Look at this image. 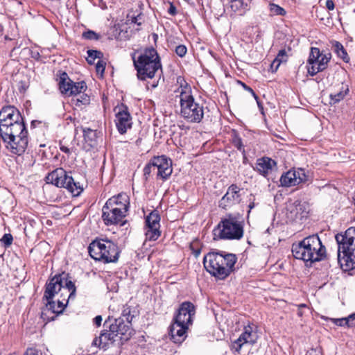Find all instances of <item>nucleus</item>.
Instances as JSON below:
<instances>
[{
	"mask_svg": "<svg viewBox=\"0 0 355 355\" xmlns=\"http://www.w3.org/2000/svg\"><path fill=\"white\" fill-rule=\"evenodd\" d=\"M87 89L86 83L84 81L74 83L72 85V89L69 92L68 96H77L85 92Z\"/></svg>",
	"mask_w": 355,
	"mask_h": 355,
	"instance_id": "34",
	"label": "nucleus"
},
{
	"mask_svg": "<svg viewBox=\"0 0 355 355\" xmlns=\"http://www.w3.org/2000/svg\"><path fill=\"white\" fill-rule=\"evenodd\" d=\"M0 138L6 148L15 155H22L28 146L27 135H0Z\"/></svg>",
	"mask_w": 355,
	"mask_h": 355,
	"instance_id": "9",
	"label": "nucleus"
},
{
	"mask_svg": "<svg viewBox=\"0 0 355 355\" xmlns=\"http://www.w3.org/2000/svg\"><path fill=\"white\" fill-rule=\"evenodd\" d=\"M258 335L256 331L250 326L245 327L243 331L239 337L232 342L231 349L239 353L245 344L254 345L257 343Z\"/></svg>",
	"mask_w": 355,
	"mask_h": 355,
	"instance_id": "15",
	"label": "nucleus"
},
{
	"mask_svg": "<svg viewBox=\"0 0 355 355\" xmlns=\"http://www.w3.org/2000/svg\"><path fill=\"white\" fill-rule=\"evenodd\" d=\"M24 355H47L46 352H42L37 347H29L26 349Z\"/></svg>",
	"mask_w": 355,
	"mask_h": 355,
	"instance_id": "48",
	"label": "nucleus"
},
{
	"mask_svg": "<svg viewBox=\"0 0 355 355\" xmlns=\"http://www.w3.org/2000/svg\"><path fill=\"white\" fill-rule=\"evenodd\" d=\"M232 144L239 150L242 152L243 155L245 154L244 146L243 144L241 139L239 137V135H234V137L232 139Z\"/></svg>",
	"mask_w": 355,
	"mask_h": 355,
	"instance_id": "43",
	"label": "nucleus"
},
{
	"mask_svg": "<svg viewBox=\"0 0 355 355\" xmlns=\"http://www.w3.org/2000/svg\"><path fill=\"white\" fill-rule=\"evenodd\" d=\"M88 252L94 260L107 263L118 261L120 250L118 245L112 241L96 239L89 243Z\"/></svg>",
	"mask_w": 355,
	"mask_h": 355,
	"instance_id": "5",
	"label": "nucleus"
},
{
	"mask_svg": "<svg viewBox=\"0 0 355 355\" xmlns=\"http://www.w3.org/2000/svg\"><path fill=\"white\" fill-rule=\"evenodd\" d=\"M73 83L74 82L69 78L66 72H63L60 74L59 88L62 94L68 96L69 92L72 89V85Z\"/></svg>",
	"mask_w": 355,
	"mask_h": 355,
	"instance_id": "27",
	"label": "nucleus"
},
{
	"mask_svg": "<svg viewBox=\"0 0 355 355\" xmlns=\"http://www.w3.org/2000/svg\"><path fill=\"white\" fill-rule=\"evenodd\" d=\"M319 352H320L316 349H311L310 351L308 352V355H318Z\"/></svg>",
	"mask_w": 355,
	"mask_h": 355,
	"instance_id": "59",
	"label": "nucleus"
},
{
	"mask_svg": "<svg viewBox=\"0 0 355 355\" xmlns=\"http://www.w3.org/2000/svg\"><path fill=\"white\" fill-rule=\"evenodd\" d=\"M60 150L65 153H69V149L66 146H61Z\"/></svg>",
	"mask_w": 355,
	"mask_h": 355,
	"instance_id": "61",
	"label": "nucleus"
},
{
	"mask_svg": "<svg viewBox=\"0 0 355 355\" xmlns=\"http://www.w3.org/2000/svg\"><path fill=\"white\" fill-rule=\"evenodd\" d=\"M78 96H76V99L75 98L73 99V101H76V103H75L76 106L79 107L82 105H87L89 103L90 97L87 94H84V92H83Z\"/></svg>",
	"mask_w": 355,
	"mask_h": 355,
	"instance_id": "41",
	"label": "nucleus"
},
{
	"mask_svg": "<svg viewBox=\"0 0 355 355\" xmlns=\"http://www.w3.org/2000/svg\"><path fill=\"white\" fill-rule=\"evenodd\" d=\"M37 126H40L42 128H47V124H46V123L42 121L33 120L31 123V129L35 128Z\"/></svg>",
	"mask_w": 355,
	"mask_h": 355,
	"instance_id": "54",
	"label": "nucleus"
},
{
	"mask_svg": "<svg viewBox=\"0 0 355 355\" xmlns=\"http://www.w3.org/2000/svg\"><path fill=\"white\" fill-rule=\"evenodd\" d=\"M115 123L119 133H125L131 128L132 118L128 107L124 104L115 108Z\"/></svg>",
	"mask_w": 355,
	"mask_h": 355,
	"instance_id": "17",
	"label": "nucleus"
},
{
	"mask_svg": "<svg viewBox=\"0 0 355 355\" xmlns=\"http://www.w3.org/2000/svg\"><path fill=\"white\" fill-rule=\"evenodd\" d=\"M70 174L71 172H67L62 168H58L49 173L45 180L47 184L65 188L73 196H78L83 191V186L80 182L76 181Z\"/></svg>",
	"mask_w": 355,
	"mask_h": 355,
	"instance_id": "7",
	"label": "nucleus"
},
{
	"mask_svg": "<svg viewBox=\"0 0 355 355\" xmlns=\"http://www.w3.org/2000/svg\"><path fill=\"white\" fill-rule=\"evenodd\" d=\"M87 53V58L86 60L89 64H93L96 58L101 59L103 57V53L101 51L89 49Z\"/></svg>",
	"mask_w": 355,
	"mask_h": 355,
	"instance_id": "38",
	"label": "nucleus"
},
{
	"mask_svg": "<svg viewBox=\"0 0 355 355\" xmlns=\"http://www.w3.org/2000/svg\"><path fill=\"white\" fill-rule=\"evenodd\" d=\"M238 84L241 85V87L247 92H250L255 100H257V95L255 94L254 90L249 86H248L245 83L241 80L237 81Z\"/></svg>",
	"mask_w": 355,
	"mask_h": 355,
	"instance_id": "51",
	"label": "nucleus"
},
{
	"mask_svg": "<svg viewBox=\"0 0 355 355\" xmlns=\"http://www.w3.org/2000/svg\"><path fill=\"white\" fill-rule=\"evenodd\" d=\"M127 214L123 213V211L119 210L116 207H112L106 204L102 208V219L105 225H114L119 224L120 226H123L126 220H123Z\"/></svg>",
	"mask_w": 355,
	"mask_h": 355,
	"instance_id": "11",
	"label": "nucleus"
},
{
	"mask_svg": "<svg viewBox=\"0 0 355 355\" xmlns=\"http://www.w3.org/2000/svg\"><path fill=\"white\" fill-rule=\"evenodd\" d=\"M135 311L132 310V308L130 306H128V304H125L123 306L121 316L120 318H122L123 320L125 319L126 322L131 324L132 320L133 318L135 317Z\"/></svg>",
	"mask_w": 355,
	"mask_h": 355,
	"instance_id": "36",
	"label": "nucleus"
},
{
	"mask_svg": "<svg viewBox=\"0 0 355 355\" xmlns=\"http://www.w3.org/2000/svg\"><path fill=\"white\" fill-rule=\"evenodd\" d=\"M83 37L89 40H98L99 39V35L96 32L88 30L83 32Z\"/></svg>",
	"mask_w": 355,
	"mask_h": 355,
	"instance_id": "46",
	"label": "nucleus"
},
{
	"mask_svg": "<svg viewBox=\"0 0 355 355\" xmlns=\"http://www.w3.org/2000/svg\"><path fill=\"white\" fill-rule=\"evenodd\" d=\"M293 257L306 263L320 261L326 255V248L318 234H312L292 245Z\"/></svg>",
	"mask_w": 355,
	"mask_h": 355,
	"instance_id": "2",
	"label": "nucleus"
},
{
	"mask_svg": "<svg viewBox=\"0 0 355 355\" xmlns=\"http://www.w3.org/2000/svg\"><path fill=\"white\" fill-rule=\"evenodd\" d=\"M64 275L69 276V274H65L64 272L57 274L49 279L45 285L44 293L42 297L43 300H53L54 296L60 291L63 287V281L66 279Z\"/></svg>",
	"mask_w": 355,
	"mask_h": 355,
	"instance_id": "16",
	"label": "nucleus"
},
{
	"mask_svg": "<svg viewBox=\"0 0 355 355\" xmlns=\"http://www.w3.org/2000/svg\"><path fill=\"white\" fill-rule=\"evenodd\" d=\"M105 204L112 207H116L118 210L120 209L123 213L127 214L130 207V199L126 193H121L109 198Z\"/></svg>",
	"mask_w": 355,
	"mask_h": 355,
	"instance_id": "23",
	"label": "nucleus"
},
{
	"mask_svg": "<svg viewBox=\"0 0 355 355\" xmlns=\"http://www.w3.org/2000/svg\"><path fill=\"white\" fill-rule=\"evenodd\" d=\"M276 162L268 157H263L257 159L254 169L257 171L261 175L266 178L272 171V168L276 166Z\"/></svg>",
	"mask_w": 355,
	"mask_h": 355,
	"instance_id": "24",
	"label": "nucleus"
},
{
	"mask_svg": "<svg viewBox=\"0 0 355 355\" xmlns=\"http://www.w3.org/2000/svg\"><path fill=\"white\" fill-rule=\"evenodd\" d=\"M195 313L196 307L194 304L191 302L186 301L180 304L173 320L181 324L189 325L193 322V318Z\"/></svg>",
	"mask_w": 355,
	"mask_h": 355,
	"instance_id": "14",
	"label": "nucleus"
},
{
	"mask_svg": "<svg viewBox=\"0 0 355 355\" xmlns=\"http://www.w3.org/2000/svg\"><path fill=\"white\" fill-rule=\"evenodd\" d=\"M173 168L171 159L165 156V160H163L159 169H158L157 178H159L163 181H165L171 176Z\"/></svg>",
	"mask_w": 355,
	"mask_h": 355,
	"instance_id": "26",
	"label": "nucleus"
},
{
	"mask_svg": "<svg viewBox=\"0 0 355 355\" xmlns=\"http://www.w3.org/2000/svg\"><path fill=\"white\" fill-rule=\"evenodd\" d=\"M256 101H257V105H258V107H259V110L262 111V110H263V106H262V105H261V102L259 101V97H258V96H257V100H256Z\"/></svg>",
	"mask_w": 355,
	"mask_h": 355,
	"instance_id": "62",
	"label": "nucleus"
},
{
	"mask_svg": "<svg viewBox=\"0 0 355 355\" xmlns=\"http://www.w3.org/2000/svg\"><path fill=\"white\" fill-rule=\"evenodd\" d=\"M117 341H119V340L116 337V334L109 329V330L104 329L102 331L100 336L94 339L92 345L106 349L110 345Z\"/></svg>",
	"mask_w": 355,
	"mask_h": 355,
	"instance_id": "20",
	"label": "nucleus"
},
{
	"mask_svg": "<svg viewBox=\"0 0 355 355\" xmlns=\"http://www.w3.org/2000/svg\"><path fill=\"white\" fill-rule=\"evenodd\" d=\"M160 216L157 211L154 210L151 211L146 217V225L145 227L147 228L152 227H160Z\"/></svg>",
	"mask_w": 355,
	"mask_h": 355,
	"instance_id": "28",
	"label": "nucleus"
},
{
	"mask_svg": "<svg viewBox=\"0 0 355 355\" xmlns=\"http://www.w3.org/2000/svg\"><path fill=\"white\" fill-rule=\"evenodd\" d=\"M64 277H66V279H64V280H66V282H65V287L70 292V294L69 295V299H71V298L75 297L76 291V286H75V284H74V283L73 282H71V280H67V276L65 275Z\"/></svg>",
	"mask_w": 355,
	"mask_h": 355,
	"instance_id": "45",
	"label": "nucleus"
},
{
	"mask_svg": "<svg viewBox=\"0 0 355 355\" xmlns=\"http://www.w3.org/2000/svg\"><path fill=\"white\" fill-rule=\"evenodd\" d=\"M332 48L338 58H341L345 62L347 63L349 62L350 59L347 53V51L345 49L343 45L340 42L333 41Z\"/></svg>",
	"mask_w": 355,
	"mask_h": 355,
	"instance_id": "31",
	"label": "nucleus"
},
{
	"mask_svg": "<svg viewBox=\"0 0 355 355\" xmlns=\"http://www.w3.org/2000/svg\"><path fill=\"white\" fill-rule=\"evenodd\" d=\"M127 21H130L131 24H137V26H141L144 21V15L142 13H138L137 15H135V13L130 12L127 15Z\"/></svg>",
	"mask_w": 355,
	"mask_h": 355,
	"instance_id": "39",
	"label": "nucleus"
},
{
	"mask_svg": "<svg viewBox=\"0 0 355 355\" xmlns=\"http://www.w3.org/2000/svg\"><path fill=\"white\" fill-rule=\"evenodd\" d=\"M161 235L159 227L147 228L145 227V236L147 241H156Z\"/></svg>",
	"mask_w": 355,
	"mask_h": 355,
	"instance_id": "35",
	"label": "nucleus"
},
{
	"mask_svg": "<svg viewBox=\"0 0 355 355\" xmlns=\"http://www.w3.org/2000/svg\"><path fill=\"white\" fill-rule=\"evenodd\" d=\"M46 306L49 310H51L53 313L56 315L61 314L68 303V300L66 304H64L62 301L58 300L57 303L53 300H46Z\"/></svg>",
	"mask_w": 355,
	"mask_h": 355,
	"instance_id": "29",
	"label": "nucleus"
},
{
	"mask_svg": "<svg viewBox=\"0 0 355 355\" xmlns=\"http://www.w3.org/2000/svg\"><path fill=\"white\" fill-rule=\"evenodd\" d=\"M8 131L9 133H28L23 119L17 120V121L13 122L12 125H9Z\"/></svg>",
	"mask_w": 355,
	"mask_h": 355,
	"instance_id": "33",
	"label": "nucleus"
},
{
	"mask_svg": "<svg viewBox=\"0 0 355 355\" xmlns=\"http://www.w3.org/2000/svg\"><path fill=\"white\" fill-rule=\"evenodd\" d=\"M133 62L137 72V78L141 80L153 78L156 71L162 68L160 58L157 51L151 47L146 49Z\"/></svg>",
	"mask_w": 355,
	"mask_h": 355,
	"instance_id": "4",
	"label": "nucleus"
},
{
	"mask_svg": "<svg viewBox=\"0 0 355 355\" xmlns=\"http://www.w3.org/2000/svg\"><path fill=\"white\" fill-rule=\"evenodd\" d=\"M349 318H354L355 320V312L351 315H349Z\"/></svg>",
	"mask_w": 355,
	"mask_h": 355,
	"instance_id": "63",
	"label": "nucleus"
},
{
	"mask_svg": "<svg viewBox=\"0 0 355 355\" xmlns=\"http://www.w3.org/2000/svg\"><path fill=\"white\" fill-rule=\"evenodd\" d=\"M13 237L11 234H5L1 239L5 248H8L12 243Z\"/></svg>",
	"mask_w": 355,
	"mask_h": 355,
	"instance_id": "49",
	"label": "nucleus"
},
{
	"mask_svg": "<svg viewBox=\"0 0 355 355\" xmlns=\"http://www.w3.org/2000/svg\"><path fill=\"white\" fill-rule=\"evenodd\" d=\"M185 85H180V106L181 114L191 122H200L203 118V107L195 102L192 95L189 94L190 87L185 83Z\"/></svg>",
	"mask_w": 355,
	"mask_h": 355,
	"instance_id": "6",
	"label": "nucleus"
},
{
	"mask_svg": "<svg viewBox=\"0 0 355 355\" xmlns=\"http://www.w3.org/2000/svg\"><path fill=\"white\" fill-rule=\"evenodd\" d=\"M156 174L155 170L153 169V166L149 162L144 168V175L146 180H148L151 175Z\"/></svg>",
	"mask_w": 355,
	"mask_h": 355,
	"instance_id": "47",
	"label": "nucleus"
},
{
	"mask_svg": "<svg viewBox=\"0 0 355 355\" xmlns=\"http://www.w3.org/2000/svg\"><path fill=\"white\" fill-rule=\"evenodd\" d=\"M74 139L78 140V145L81 142V146L87 151L98 146L97 135H74Z\"/></svg>",
	"mask_w": 355,
	"mask_h": 355,
	"instance_id": "25",
	"label": "nucleus"
},
{
	"mask_svg": "<svg viewBox=\"0 0 355 355\" xmlns=\"http://www.w3.org/2000/svg\"><path fill=\"white\" fill-rule=\"evenodd\" d=\"M286 56V52L285 49H282L279 51L276 58L274 60L273 62L271 64V67H272L275 64H277L275 70L277 69L278 67L279 66L280 63L283 61H285L284 60V58Z\"/></svg>",
	"mask_w": 355,
	"mask_h": 355,
	"instance_id": "44",
	"label": "nucleus"
},
{
	"mask_svg": "<svg viewBox=\"0 0 355 355\" xmlns=\"http://www.w3.org/2000/svg\"><path fill=\"white\" fill-rule=\"evenodd\" d=\"M175 52L177 55L180 58H183L187 52V48L185 45L180 44L175 47Z\"/></svg>",
	"mask_w": 355,
	"mask_h": 355,
	"instance_id": "50",
	"label": "nucleus"
},
{
	"mask_svg": "<svg viewBox=\"0 0 355 355\" xmlns=\"http://www.w3.org/2000/svg\"><path fill=\"white\" fill-rule=\"evenodd\" d=\"M349 92L348 86L346 85L345 87L342 86L341 90L334 94H331L330 98L331 101H333L334 103H336L340 102L341 100L344 98V97L347 95Z\"/></svg>",
	"mask_w": 355,
	"mask_h": 355,
	"instance_id": "37",
	"label": "nucleus"
},
{
	"mask_svg": "<svg viewBox=\"0 0 355 355\" xmlns=\"http://www.w3.org/2000/svg\"><path fill=\"white\" fill-rule=\"evenodd\" d=\"M345 318L346 320L348 322V327H355V320L354 318H349V315Z\"/></svg>",
	"mask_w": 355,
	"mask_h": 355,
	"instance_id": "58",
	"label": "nucleus"
},
{
	"mask_svg": "<svg viewBox=\"0 0 355 355\" xmlns=\"http://www.w3.org/2000/svg\"><path fill=\"white\" fill-rule=\"evenodd\" d=\"M269 10L272 15L284 16L286 14V10L277 4L270 3Z\"/></svg>",
	"mask_w": 355,
	"mask_h": 355,
	"instance_id": "40",
	"label": "nucleus"
},
{
	"mask_svg": "<svg viewBox=\"0 0 355 355\" xmlns=\"http://www.w3.org/2000/svg\"><path fill=\"white\" fill-rule=\"evenodd\" d=\"M21 119L19 112L13 106L3 107L0 111V133H8L9 125Z\"/></svg>",
	"mask_w": 355,
	"mask_h": 355,
	"instance_id": "13",
	"label": "nucleus"
},
{
	"mask_svg": "<svg viewBox=\"0 0 355 355\" xmlns=\"http://www.w3.org/2000/svg\"><path fill=\"white\" fill-rule=\"evenodd\" d=\"M338 243V250L347 252L355 250V227H349L344 233L337 234L335 236Z\"/></svg>",
	"mask_w": 355,
	"mask_h": 355,
	"instance_id": "18",
	"label": "nucleus"
},
{
	"mask_svg": "<svg viewBox=\"0 0 355 355\" xmlns=\"http://www.w3.org/2000/svg\"><path fill=\"white\" fill-rule=\"evenodd\" d=\"M103 325L104 327H107L111 331L116 334V337L119 338L121 344H123V341L129 340L132 336V329H131V324L125 322L122 318L114 319L112 322L111 318L109 317L105 321Z\"/></svg>",
	"mask_w": 355,
	"mask_h": 355,
	"instance_id": "10",
	"label": "nucleus"
},
{
	"mask_svg": "<svg viewBox=\"0 0 355 355\" xmlns=\"http://www.w3.org/2000/svg\"><path fill=\"white\" fill-rule=\"evenodd\" d=\"M334 323L340 327H344L347 326L348 327V322L346 320V318H336V319H332Z\"/></svg>",
	"mask_w": 355,
	"mask_h": 355,
	"instance_id": "53",
	"label": "nucleus"
},
{
	"mask_svg": "<svg viewBox=\"0 0 355 355\" xmlns=\"http://www.w3.org/2000/svg\"><path fill=\"white\" fill-rule=\"evenodd\" d=\"M168 12L172 16H175L177 14L176 7L174 6L173 3H170V6L168 10Z\"/></svg>",
	"mask_w": 355,
	"mask_h": 355,
	"instance_id": "55",
	"label": "nucleus"
},
{
	"mask_svg": "<svg viewBox=\"0 0 355 355\" xmlns=\"http://www.w3.org/2000/svg\"><path fill=\"white\" fill-rule=\"evenodd\" d=\"M326 7L329 10H334L335 7L334 2L332 0H327L326 1Z\"/></svg>",
	"mask_w": 355,
	"mask_h": 355,
	"instance_id": "57",
	"label": "nucleus"
},
{
	"mask_svg": "<svg viewBox=\"0 0 355 355\" xmlns=\"http://www.w3.org/2000/svg\"><path fill=\"white\" fill-rule=\"evenodd\" d=\"M299 306H300V307H306V304H300V305H299Z\"/></svg>",
	"mask_w": 355,
	"mask_h": 355,
	"instance_id": "64",
	"label": "nucleus"
},
{
	"mask_svg": "<svg viewBox=\"0 0 355 355\" xmlns=\"http://www.w3.org/2000/svg\"><path fill=\"white\" fill-rule=\"evenodd\" d=\"M331 58V53L323 54L318 48L311 47L307 60L309 74L313 76L318 72L324 70Z\"/></svg>",
	"mask_w": 355,
	"mask_h": 355,
	"instance_id": "8",
	"label": "nucleus"
},
{
	"mask_svg": "<svg viewBox=\"0 0 355 355\" xmlns=\"http://www.w3.org/2000/svg\"><path fill=\"white\" fill-rule=\"evenodd\" d=\"M254 206H255V204H254V202H250V203L249 204V205H248L249 210L248 211V216H249V214H250V213L251 210L254 207Z\"/></svg>",
	"mask_w": 355,
	"mask_h": 355,
	"instance_id": "60",
	"label": "nucleus"
},
{
	"mask_svg": "<svg viewBox=\"0 0 355 355\" xmlns=\"http://www.w3.org/2000/svg\"><path fill=\"white\" fill-rule=\"evenodd\" d=\"M236 254L215 250L207 253L203 263L206 270L216 279L224 280L235 270Z\"/></svg>",
	"mask_w": 355,
	"mask_h": 355,
	"instance_id": "1",
	"label": "nucleus"
},
{
	"mask_svg": "<svg viewBox=\"0 0 355 355\" xmlns=\"http://www.w3.org/2000/svg\"><path fill=\"white\" fill-rule=\"evenodd\" d=\"M102 320L101 315H96L93 320L94 324L97 327H100L101 325Z\"/></svg>",
	"mask_w": 355,
	"mask_h": 355,
	"instance_id": "56",
	"label": "nucleus"
},
{
	"mask_svg": "<svg viewBox=\"0 0 355 355\" xmlns=\"http://www.w3.org/2000/svg\"><path fill=\"white\" fill-rule=\"evenodd\" d=\"M240 191V188L236 184H231L220 200L219 207L226 209L227 207L239 203L241 201Z\"/></svg>",
	"mask_w": 355,
	"mask_h": 355,
	"instance_id": "19",
	"label": "nucleus"
},
{
	"mask_svg": "<svg viewBox=\"0 0 355 355\" xmlns=\"http://www.w3.org/2000/svg\"><path fill=\"white\" fill-rule=\"evenodd\" d=\"M295 208L297 218L302 220L308 217L309 207L306 202H300L295 205Z\"/></svg>",
	"mask_w": 355,
	"mask_h": 355,
	"instance_id": "32",
	"label": "nucleus"
},
{
	"mask_svg": "<svg viewBox=\"0 0 355 355\" xmlns=\"http://www.w3.org/2000/svg\"><path fill=\"white\" fill-rule=\"evenodd\" d=\"M105 69V62L101 60H99L96 64V72L103 74Z\"/></svg>",
	"mask_w": 355,
	"mask_h": 355,
	"instance_id": "52",
	"label": "nucleus"
},
{
	"mask_svg": "<svg viewBox=\"0 0 355 355\" xmlns=\"http://www.w3.org/2000/svg\"><path fill=\"white\" fill-rule=\"evenodd\" d=\"M338 261L342 270L345 272L355 268V249L347 252L338 250Z\"/></svg>",
	"mask_w": 355,
	"mask_h": 355,
	"instance_id": "22",
	"label": "nucleus"
},
{
	"mask_svg": "<svg viewBox=\"0 0 355 355\" xmlns=\"http://www.w3.org/2000/svg\"><path fill=\"white\" fill-rule=\"evenodd\" d=\"M305 170L301 168L297 170H289L284 173L279 180L280 185L284 187H291L304 183L307 181Z\"/></svg>",
	"mask_w": 355,
	"mask_h": 355,
	"instance_id": "12",
	"label": "nucleus"
},
{
	"mask_svg": "<svg viewBox=\"0 0 355 355\" xmlns=\"http://www.w3.org/2000/svg\"><path fill=\"white\" fill-rule=\"evenodd\" d=\"M188 327L189 325L173 320V323L169 327V335L171 340L175 343H182L187 338Z\"/></svg>",
	"mask_w": 355,
	"mask_h": 355,
	"instance_id": "21",
	"label": "nucleus"
},
{
	"mask_svg": "<svg viewBox=\"0 0 355 355\" xmlns=\"http://www.w3.org/2000/svg\"><path fill=\"white\" fill-rule=\"evenodd\" d=\"M245 218L239 212L227 213L214 230V236L222 240H240L244 234Z\"/></svg>",
	"mask_w": 355,
	"mask_h": 355,
	"instance_id": "3",
	"label": "nucleus"
},
{
	"mask_svg": "<svg viewBox=\"0 0 355 355\" xmlns=\"http://www.w3.org/2000/svg\"><path fill=\"white\" fill-rule=\"evenodd\" d=\"M230 3L231 10L234 12H239L240 15H243L249 10L248 3L243 0H231Z\"/></svg>",
	"mask_w": 355,
	"mask_h": 355,
	"instance_id": "30",
	"label": "nucleus"
},
{
	"mask_svg": "<svg viewBox=\"0 0 355 355\" xmlns=\"http://www.w3.org/2000/svg\"><path fill=\"white\" fill-rule=\"evenodd\" d=\"M163 160H165V155L154 157L150 160V162L153 166V169L156 171V175L158 173V169H159Z\"/></svg>",
	"mask_w": 355,
	"mask_h": 355,
	"instance_id": "42",
	"label": "nucleus"
}]
</instances>
